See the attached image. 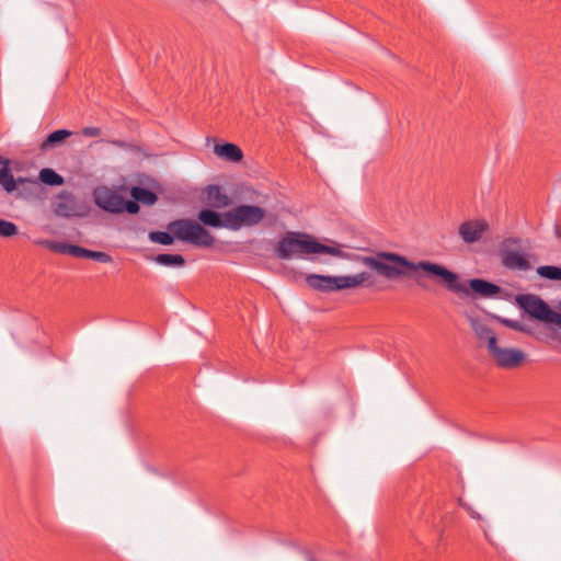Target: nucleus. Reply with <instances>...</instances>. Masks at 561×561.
Wrapping results in <instances>:
<instances>
[{"label": "nucleus", "instance_id": "nucleus-32", "mask_svg": "<svg viewBox=\"0 0 561 561\" xmlns=\"http://www.w3.org/2000/svg\"><path fill=\"white\" fill-rule=\"evenodd\" d=\"M556 234H557V237H558V238H560V239H561V230L557 229V230H556Z\"/></svg>", "mask_w": 561, "mask_h": 561}, {"label": "nucleus", "instance_id": "nucleus-2", "mask_svg": "<svg viewBox=\"0 0 561 561\" xmlns=\"http://www.w3.org/2000/svg\"><path fill=\"white\" fill-rule=\"evenodd\" d=\"M275 254L279 260H291L294 257H306L311 254H329L344 257L345 253L340 245L333 242L328 245L319 242L313 236L298 232H286L275 245Z\"/></svg>", "mask_w": 561, "mask_h": 561}, {"label": "nucleus", "instance_id": "nucleus-19", "mask_svg": "<svg viewBox=\"0 0 561 561\" xmlns=\"http://www.w3.org/2000/svg\"><path fill=\"white\" fill-rule=\"evenodd\" d=\"M154 262L164 266L182 267L185 264V259L181 254H158Z\"/></svg>", "mask_w": 561, "mask_h": 561}, {"label": "nucleus", "instance_id": "nucleus-4", "mask_svg": "<svg viewBox=\"0 0 561 561\" xmlns=\"http://www.w3.org/2000/svg\"><path fill=\"white\" fill-rule=\"evenodd\" d=\"M368 276L366 272L345 276L309 274L306 277V283L314 290L330 293L360 287L368 279Z\"/></svg>", "mask_w": 561, "mask_h": 561}, {"label": "nucleus", "instance_id": "nucleus-3", "mask_svg": "<svg viewBox=\"0 0 561 561\" xmlns=\"http://www.w3.org/2000/svg\"><path fill=\"white\" fill-rule=\"evenodd\" d=\"M168 230L149 232L150 241L170 245L178 239L199 248H210L215 243L214 236L193 219H178L168 225Z\"/></svg>", "mask_w": 561, "mask_h": 561}, {"label": "nucleus", "instance_id": "nucleus-7", "mask_svg": "<svg viewBox=\"0 0 561 561\" xmlns=\"http://www.w3.org/2000/svg\"><path fill=\"white\" fill-rule=\"evenodd\" d=\"M515 243H517L515 239H507L503 242V249L501 250L502 263L511 270L527 271L530 268L527 255L519 250L510 248L511 244Z\"/></svg>", "mask_w": 561, "mask_h": 561}, {"label": "nucleus", "instance_id": "nucleus-21", "mask_svg": "<svg viewBox=\"0 0 561 561\" xmlns=\"http://www.w3.org/2000/svg\"><path fill=\"white\" fill-rule=\"evenodd\" d=\"M55 213L60 217L73 216L76 214L75 202L72 199L57 202L55 206Z\"/></svg>", "mask_w": 561, "mask_h": 561}, {"label": "nucleus", "instance_id": "nucleus-27", "mask_svg": "<svg viewBox=\"0 0 561 561\" xmlns=\"http://www.w3.org/2000/svg\"><path fill=\"white\" fill-rule=\"evenodd\" d=\"M87 249L80 245L69 244L68 254L76 257H84Z\"/></svg>", "mask_w": 561, "mask_h": 561}, {"label": "nucleus", "instance_id": "nucleus-16", "mask_svg": "<svg viewBox=\"0 0 561 561\" xmlns=\"http://www.w3.org/2000/svg\"><path fill=\"white\" fill-rule=\"evenodd\" d=\"M71 135L67 129H58L47 136L45 141L41 145L42 150L54 148L66 140Z\"/></svg>", "mask_w": 561, "mask_h": 561}, {"label": "nucleus", "instance_id": "nucleus-26", "mask_svg": "<svg viewBox=\"0 0 561 561\" xmlns=\"http://www.w3.org/2000/svg\"><path fill=\"white\" fill-rule=\"evenodd\" d=\"M127 211L129 214H137L139 211L138 202L135 201H124L122 197V213Z\"/></svg>", "mask_w": 561, "mask_h": 561}, {"label": "nucleus", "instance_id": "nucleus-18", "mask_svg": "<svg viewBox=\"0 0 561 561\" xmlns=\"http://www.w3.org/2000/svg\"><path fill=\"white\" fill-rule=\"evenodd\" d=\"M470 323L477 336L481 340H486L488 345L490 344L491 339H496L493 331L479 319H471Z\"/></svg>", "mask_w": 561, "mask_h": 561}, {"label": "nucleus", "instance_id": "nucleus-31", "mask_svg": "<svg viewBox=\"0 0 561 561\" xmlns=\"http://www.w3.org/2000/svg\"><path fill=\"white\" fill-rule=\"evenodd\" d=\"M467 512L469 513L470 517L473 518V519H481V515L474 511L471 506L469 505H465Z\"/></svg>", "mask_w": 561, "mask_h": 561}, {"label": "nucleus", "instance_id": "nucleus-12", "mask_svg": "<svg viewBox=\"0 0 561 561\" xmlns=\"http://www.w3.org/2000/svg\"><path fill=\"white\" fill-rule=\"evenodd\" d=\"M26 182L24 178L14 179L9 168V160L0 157V185L7 193H12L19 184Z\"/></svg>", "mask_w": 561, "mask_h": 561}, {"label": "nucleus", "instance_id": "nucleus-8", "mask_svg": "<svg viewBox=\"0 0 561 561\" xmlns=\"http://www.w3.org/2000/svg\"><path fill=\"white\" fill-rule=\"evenodd\" d=\"M93 199L101 209L107 213H122V195L115 190L99 186L93 191Z\"/></svg>", "mask_w": 561, "mask_h": 561}, {"label": "nucleus", "instance_id": "nucleus-20", "mask_svg": "<svg viewBox=\"0 0 561 561\" xmlns=\"http://www.w3.org/2000/svg\"><path fill=\"white\" fill-rule=\"evenodd\" d=\"M39 180L43 183L50 185V186H58L64 183L62 176L49 168H45V169L41 170Z\"/></svg>", "mask_w": 561, "mask_h": 561}, {"label": "nucleus", "instance_id": "nucleus-9", "mask_svg": "<svg viewBox=\"0 0 561 561\" xmlns=\"http://www.w3.org/2000/svg\"><path fill=\"white\" fill-rule=\"evenodd\" d=\"M522 308L533 318L546 322L551 309L547 302L534 295L519 298Z\"/></svg>", "mask_w": 561, "mask_h": 561}, {"label": "nucleus", "instance_id": "nucleus-25", "mask_svg": "<svg viewBox=\"0 0 561 561\" xmlns=\"http://www.w3.org/2000/svg\"><path fill=\"white\" fill-rule=\"evenodd\" d=\"M84 257L91 259V260H94V261L101 262V263H111L112 262V257L107 253L101 252V251H92L89 249H87Z\"/></svg>", "mask_w": 561, "mask_h": 561}, {"label": "nucleus", "instance_id": "nucleus-15", "mask_svg": "<svg viewBox=\"0 0 561 561\" xmlns=\"http://www.w3.org/2000/svg\"><path fill=\"white\" fill-rule=\"evenodd\" d=\"M214 152L219 158L230 162H240L243 158L242 150L237 145L230 142L215 145Z\"/></svg>", "mask_w": 561, "mask_h": 561}, {"label": "nucleus", "instance_id": "nucleus-17", "mask_svg": "<svg viewBox=\"0 0 561 561\" xmlns=\"http://www.w3.org/2000/svg\"><path fill=\"white\" fill-rule=\"evenodd\" d=\"M130 195L138 203H142L145 205H153L158 199L153 192L139 186L131 187Z\"/></svg>", "mask_w": 561, "mask_h": 561}, {"label": "nucleus", "instance_id": "nucleus-22", "mask_svg": "<svg viewBox=\"0 0 561 561\" xmlns=\"http://www.w3.org/2000/svg\"><path fill=\"white\" fill-rule=\"evenodd\" d=\"M537 273L545 278L552 280H561V267L552 265H543L537 268Z\"/></svg>", "mask_w": 561, "mask_h": 561}, {"label": "nucleus", "instance_id": "nucleus-10", "mask_svg": "<svg viewBox=\"0 0 561 561\" xmlns=\"http://www.w3.org/2000/svg\"><path fill=\"white\" fill-rule=\"evenodd\" d=\"M488 227L485 220H468L459 226L458 233L463 242L470 244L478 242L488 230Z\"/></svg>", "mask_w": 561, "mask_h": 561}, {"label": "nucleus", "instance_id": "nucleus-28", "mask_svg": "<svg viewBox=\"0 0 561 561\" xmlns=\"http://www.w3.org/2000/svg\"><path fill=\"white\" fill-rule=\"evenodd\" d=\"M81 133L85 137H98L101 135V128L89 126L84 127Z\"/></svg>", "mask_w": 561, "mask_h": 561}, {"label": "nucleus", "instance_id": "nucleus-1", "mask_svg": "<svg viewBox=\"0 0 561 561\" xmlns=\"http://www.w3.org/2000/svg\"><path fill=\"white\" fill-rule=\"evenodd\" d=\"M360 262L378 275L387 279H396L414 275L421 285L423 277L437 280L453 293H467V288L459 282V275L444 265L431 261L412 262L405 256L394 252H377L375 255L363 256Z\"/></svg>", "mask_w": 561, "mask_h": 561}, {"label": "nucleus", "instance_id": "nucleus-14", "mask_svg": "<svg viewBox=\"0 0 561 561\" xmlns=\"http://www.w3.org/2000/svg\"><path fill=\"white\" fill-rule=\"evenodd\" d=\"M206 203L213 208H226L231 205V198L218 185H208L205 190Z\"/></svg>", "mask_w": 561, "mask_h": 561}, {"label": "nucleus", "instance_id": "nucleus-23", "mask_svg": "<svg viewBox=\"0 0 561 561\" xmlns=\"http://www.w3.org/2000/svg\"><path fill=\"white\" fill-rule=\"evenodd\" d=\"M18 233V227L12 221L0 218V237L10 238Z\"/></svg>", "mask_w": 561, "mask_h": 561}, {"label": "nucleus", "instance_id": "nucleus-13", "mask_svg": "<svg viewBox=\"0 0 561 561\" xmlns=\"http://www.w3.org/2000/svg\"><path fill=\"white\" fill-rule=\"evenodd\" d=\"M197 222L204 228H227V211L219 214L211 209H202L197 215Z\"/></svg>", "mask_w": 561, "mask_h": 561}, {"label": "nucleus", "instance_id": "nucleus-11", "mask_svg": "<svg viewBox=\"0 0 561 561\" xmlns=\"http://www.w3.org/2000/svg\"><path fill=\"white\" fill-rule=\"evenodd\" d=\"M459 282L467 288L468 291L457 293L458 295L469 296L471 293H473L483 298H491L499 295L501 291V288L497 285L481 278L470 279L468 285L462 283L460 279Z\"/></svg>", "mask_w": 561, "mask_h": 561}, {"label": "nucleus", "instance_id": "nucleus-29", "mask_svg": "<svg viewBox=\"0 0 561 561\" xmlns=\"http://www.w3.org/2000/svg\"><path fill=\"white\" fill-rule=\"evenodd\" d=\"M546 323H552L561 327V313L551 310L546 320Z\"/></svg>", "mask_w": 561, "mask_h": 561}, {"label": "nucleus", "instance_id": "nucleus-6", "mask_svg": "<svg viewBox=\"0 0 561 561\" xmlns=\"http://www.w3.org/2000/svg\"><path fill=\"white\" fill-rule=\"evenodd\" d=\"M488 351L496 365L502 368H515L525 360V353L512 347H500L496 339H491Z\"/></svg>", "mask_w": 561, "mask_h": 561}, {"label": "nucleus", "instance_id": "nucleus-30", "mask_svg": "<svg viewBox=\"0 0 561 561\" xmlns=\"http://www.w3.org/2000/svg\"><path fill=\"white\" fill-rule=\"evenodd\" d=\"M502 323L511 329L524 331V328L517 321L503 319Z\"/></svg>", "mask_w": 561, "mask_h": 561}, {"label": "nucleus", "instance_id": "nucleus-5", "mask_svg": "<svg viewBox=\"0 0 561 561\" xmlns=\"http://www.w3.org/2000/svg\"><path fill=\"white\" fill-rule=\"evenodd\" d=\"M266 216V210L255 205H239L227 211V229L237 231L242 227H254Z\"/></svg>", "mask_w": 561, "mask_h": 561}, {"label": "nucleus", "instance_id": "nucleus-24", "mask_svg": "<svg viewBox=\"0 0 561 561\" xmlns=\"http://www.w3.org/2000/svg\"><path fill=\"white\" fill-rule=\"evenodd\" d=\"M41 244L53 252L68 254L69 243L46 240Z\"/></svg>", "mask_w": 561, "mask_h": 561}]
</instances>
